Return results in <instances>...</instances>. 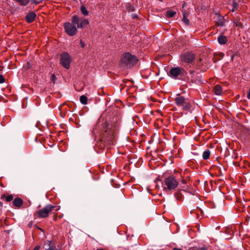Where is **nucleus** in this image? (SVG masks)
<instances>
[{"instance_id": "f257e3e1", "label": "nucleus", "mask_w": 250, "mask_h": 250, "mask_svg": "<svg viewBox=\"0 0 250 250\" xmlns=\"http://www.w3.org/2000/svg\"><path fill=\"white\" fill-rule=\"evenodd\" d=\"M92 133L95 137H101L102 141L108 145H113L116 139L117 131L115 128H106L105 124L98 122L93 128Z\"/></svg>"}, {"instance_id": "f03ea898", "label": "nucleus", "mask_w": 250, "mask_h": 250, "mask_svg": "<svg viewBox=\"0 0 250 250\" xmlns=\"http://www.w3.org/2000/svg\"><path fill=\"white\" fill-rule=\"evenodd\" d=\"M89 24V21L83 18L74 15L71 19V22L64 23L65 33L69 36H74L78 32V29H82Z\"/></svg>"}, {"instance_id": "7ed1b4c3", "label": "nucleus", "mask_w": 250, "mask_h": 250, "mask_svg": "<svg viewBox=\"0 0 250 250\" xmlns=\"http://www.w3.org/2000/svg\"><path fill=\"white\" fill-rule=\"evenodd\" d=\"M137 61V60L134 56L129 53H125L122 57L120 64L124 67H131L136 63Z\"/></svg>"}, {"instance_id": "20e7f679", "label": "nucleus", "mask_w": 250, "mask_h": 250, "mask_svg": "<svg viewBox=\"0 0 250 250\" xmlns=\"http://www.w3.org/2000/svg\"><path fill=\"white\" fill-rule=\"evenodd\" d=\"M179 183L174 176H169L165 178L162 187L164 190L172 191L178 186Z\"/></svg>"}, {"instance_id": "39448f33", "label": "nucleus", "mask_w": 250, "mask_h": 250, "mask_svg": "<svg viewBox=\"0 0 250 250\" xmlns=\"http://www.w3.org/2000/svg\"><path fill=\"white\" fill-rule=\"evenodd\" d=\"M71 60V56L66 52H62L60 55V63L66 69L69 68Z\"/></svg>"}, {"instance_id": "423d86ee", "label": "nucleus", "mask_w": 250, "mask_h": 250, "mask_svg": "<svg viewBox=\"0 0 250 250\" xmlns=\"http://www.w3.org/2000/svg\"><path fill=\"white\" fill-rule=\"evenodd\" d=\"M55 208V206H54L47 205L44 208L37 211L38 216L40 218H46Z\"/></svg>"}, {"instance_id": "0eeeda50", "label": "nucleus", "mask_w": 250, "mask_h": 250, "mask_svg": "<svg viewBox=\"0 0 250 250\" xmlns=\"http://www.w3.org/2000/svg\"><path fill=\"white\" fill-rule=\"evenodd\" d=\"M185 72L183 68L180 67H174L171 68L168 73L169 77L173 79H177L178 77Z\"/></svg>"}, {"instance_id": "6e6552de", "label": "nucleus", "mask_w": 250, "mask_h": 250, "mask_svg": "<svg viewBox=\"0 0 250 250\" xmlns=\"http://www.w3.org/2000/svg\"><path fill=\"white\" fill-rule=\"evenodd\" d=\"M181 60L186 63H190L193 62L195 59V56L193 54L191 53H186L181 55L180 57Z\"/></svg>"}, {"instance_id": "1a4fd4ad", "label": "nucleus", "mask_w": 250, "mask_h": 250, "mask_svg": "<svg viewBox=\"0 0 250 250\" xmlns=\"http://www.w3.org/2000/svg\"><path fill=\"white\" fill-rule=\"evenodd\" d=\"M36 17V14L33 12H29L26 16V21L30 23L33 22Z\"/></svg>"}, {"instance_id": "9d476101", "label": "nucleus", "mask_w": 250, "mask_h": 250, "mask_svg": "<svg viewBox=\"0 0 250 250\" xmlns=\"http://www.w3.org/2000/svg\"><path fill=\"white\" fill-rule=\"evenodd\" d=\"M176 104L179 106H182L185 103V98L183 96H178L175 99Z\"/></svg>"}, {"instance_id": "9b49d317", "label": "nucleus", "mask_w": 250, "mask_h": 250, "mask_svg": "<svg viewBox=\"0 0 250 250\" xmlns=\"http://www.w3.org/2000/svg\"><path fill=\"white\" fill-rule=\"evenodd\" d=\"M45 250H56V247L51 241H47L44 244Z\"/></svg>"}, {"instance_id": "f8f14e48", "label": "nucleus", "mask_w": 250, "mask_h": 250, "mask_svg": "<svg viewBox=\"0 0 250 250\" xmlns=\"http://www.w3.org/2000/svg\"><path fill=\"white\" fill-rule=\"evenodd\" d=\"M216 19V23L218 26H220L221 27L224 26L225 25V21L224 18L219 15H217Z\"/></svg>"}, {"instance_id": "ddd939ff", "label": "nucleus", "mask_w": 250, "mask_h": 250, "mask_svg": "<svg viewBox=\"0 0 250 250\" xmlns=\"http://www.w3.org/2000/svg\"><path fill=\"white\" fill-rule=\"evenodd\" d=\"M217 40L220 44H225L227 43L228 39L226 36L221 35L218 37Z\"/></svg>"}, {"instance_id": "4468645a", "label": "nucleus", "mask_w": 250, "mask_h": 250, "mask_svg": "<svg viewBox=\"0 0 250 250\" xmlns=\"http://www.w3.org/2000/svg\"><path fill=\"white\" fill-rule=\"evenodd\" d=\"M22 200L19 198L15 199L13 202V205L18 208L20 207L22 205Z\"/></svg>"}, {"instance_id": "2eb2a0df", "label": "nucleus", "mask_w": 250, "mask_h": 250, "mask_svg": "<svg viewBox=\"0 0 250 250\" xmlns=\"http://www.w3.org/2000/svg\"><path fill=\"white\" fill-rule=\"evenodd\" d=\"M214 93L218 96H220L222 94V89L220 85H216L214 87Z\"/></svg>"}, {"instance_id": "dca6fc26", "label": "nucleus", "mask_w": 250, "mask_h": 250, "mask_svg": "<svg viewBox=\"0 0 250 250\" xmlns=\"http://www.w3.org/2000/svg\"><path fill=\"white\" fill-rule=\"evenodd\" d=\"M210 155V151L208 149H206L203 153V155H202L203 158L204 160H207L209 157Z\"/></svg>"}, {"instance_id": "f3484780", "label": "nucleus", "mask_w": 250, "mask_h": 250, "mask_svg": "<svg viewBox=\"0 0 250 250\" xmlns=\"http://www.w3.org/2000/svg\"><path fill=\"white\" fill-rule=\"evenodd\" d=\"M176 14V12L172 10H168L166 12V16L167 18H172Z\"/></svg>"}, {"instance_id": "a211bd4d", "label": "nucleus", "mask_w": 250, "mask_h": 250, "mask_svg": "<svg viewBox=\"0 0 250 250\" xmlns=\"http://www.w3.org/2000/svg\"><path fill=\"white\" fill-rule=\"evenodd\" d=\"M80 101L82 104H86L87 103V98L84 95H82L80 98Z\"/></svg>"}, {"instance_id": "6ab92c4d", "label": "nucleus", "mask_w": 250, "mask_h": 250, "mask_svg": "<svg viewBox=\"0 0 250 250\" xmlns=\"http://www.w3.org/2000/svg\"><path fill=\"white\" fill-rule=\"evenodd\" d=\"M183 109L185 110H188L191 107V105L189 103L186 102V103L182 106Z\"/></svg>"}, {"instance_id": "aec40b11", "label": "nucleus", "mask_w": 250, "mask_h": 250, "mask_svg": "<svg viewBox=\"0 0 250 250\" xmlns=\"http://www.w3.org/2000/svg\"><path fill=\"white\" fill-rule=\"evenodd\" d=\"M233 21H234V24H235V25L237 27H238L240 28L243 27V24L241 23V21H240V19L239 20H234Z\"/></svg>"}, {"instance_id": "412c9836", "label": "nucleus", "mask_w": 250, "mask_h": 250, "mask_svg": "<svg viewBox=\"0 0 250 250\" xmlns=\"http://www.w3.org/2000/svg\"><path fill=\"white\" fill-rule=\"evenodd\" d=\"M81 11L82 13L84 16H86L88 14V11L86 10V8L83 5H82L81 7Z\"/></svg>"}, {"instance_id": "4be33fe9", "label": "nucleus", "mask_w": 250, "mask_h": 250, "mask_svg": "<svg viewBox=\"0 0 250 250\" xmlns=\"http://www.w3.org/2000/svg\"><path fill=\"white\" fill-rule=\"evenodd\" d=\"M182 21L186 24V25H188V24L189 23V20H188V19L187 18L186 16V14H183V19H182Z\"/></svg>"}, {"instance_id": "5701e85b", "label": "nucleus", "mask_w": 250, "mask_h": 250, "mask_svg": "<svg viewBox=\"0 0 250 250\" xmlns=\"http://www.w3.org/2000/svg\"><path fill=\"white\" fill-rule=\"evenodd\" d=\"M232 8L231 10V12L235 11L238 7V5L236 2H233L232 4Z\"/></svg>"}, {"instance_id": "b1692460", "label": "nucleus", "mask_w": 250, "mask_h": 250, "mask_svg": "<svg viewBox=\"0 0 250 250\" xmlns=\"http://www.w3.org/2000/svg\"><path fill=\"white\" fill-rule=\"evenodd\" d=\"M13 197L12 195H9L6 197V200L7 202H10L13 200Z\"/></svg>"}, {"instance_id": "393cba45", "label": "nucleus", "mask_w": 250, "mask_h": 250, "mask_svg": "<svg viewBox=\"0 0 250 250\" xmlns=\"http://www.w3.org/2000/svg\"><path fill=\"white\" fill-rule=\"evenodd\" d=\"M80 44L82 48H84V46H85V43L82 40H80Z\"/></svg>"}, {"instance_id": "a878e982", "label": "nucleus", "mask_w": 250, "mask_h": 250, "mask_svg": "<svg viewBox=\"0 0 250 250\" xmlns=\"http://www.w3.org/2000/svg\"><path fill=\"white\" fill-rule=\"evenodd\" d=\"M4 82V78H3L2 75H0V83H2Z\"/></svg>"}, {"instance_id": "bb28decb", "label": "nucleus", "mask_w": 250, "mask_h": 250, "mask_svg": "<svg viewBox=\"0 0 250 250\" xmlns=\"http://www.w3.org/2000/svg\"><path fill=\"white\" fill-rule=\"evenodd\" d=\"M191 250H207V249L206 247H202L200 249H192Z\"/></svg>"}, {"instance_id": "cd10ccee", "label": "nucleus", "mask_w": 250, "mask_h": 250, "mask_svg": "<svg viewBox=\"0 0 250 250\" xmlns=\"http://www.w3.org/2000/svg\"><path fill=\"white\" fill-rule=\"evenodd\" d=\"M40 248L41 247L40 246H37L36 247H35L33 250H39Z\"/></svg>"}, {"instance_id": "c85d7f7f", "label": "nucleus", "mask_w": 250, "mask_h": 250, "mask_svg": "<svg viewBox=\"0 0 250 250\" xmlns=\"http://www.w3.org/2000/svg\"><path fill=\"white\" fill-rule=\"evenodd\" d=\"M247 97L249 99H250V88L249 91V92L248 93Z\"/></svg>"}, {"instance_id": "c756f323", "label": "nucleus", "mask_w": 250, "mask_h": 250, "mask_svg": "<svg viewBox=\"0 0 250 250\" xmlns=\"http://www.w3.org/2000/svg\"><path fill=\"white\" fill-rule=\"evenodd\" d=\"M173 250H182L181 249H179V248H174Z\"/></svg>"}, {"instance_id": "7c9ffc66", "label": "nucleus", "mask_w": 250, "mask_h": 250, "mask_svg": "<svg viewBox=\"0 0 250 250\" xmlns=\"http://www.w3.org/2000/svg\"><path fill=\"white\" fill-rule=\"evenodd\" d=\"M52 80H54L56 78V77H55V75H54V74H53V75H52Z\"/></svg>"}, {"instance_id": "2f4dec72", "label": "nucleus", "mask_w": 250, "mask_h": 250, "mask_svg": "<svg viewBox=\"0 0 250 250\" xmlns=\"http://www.w3.org/2000/svg\"><path fill=\"white\" fill-rule=\"evenodd\" d=\"M137 17L136 15H132V18L133 19L136 18Z\"/></svg>"}, {"instance_id": "473e14b6", "label": "nucleus", "mask_w": 250, "mask_h": 250, "mask_svg": "<svg viewBox=\"0 0 250 250\" xmlns=\"http://www.w3.org/2000/svg\"><path fill=\"white\" fill-rule=\"evenodd\" d=\"M2 206V204L1 202H0V208Z\"/></svg>"}, {"instance_id": "72a5a7b5", "label": "nucleus", "mask_w": 250, "mask_h": 250, "mask_svg": "<svg viewBox=\"0 0 250 250\" xmlns=\"http://www.w3.org/2000/svg\"><path fill=\"white\" fill-rule=\"evenodd\" d=\"M97 250H102L101 249H97Z\"/></svg>"}]
</instances>
